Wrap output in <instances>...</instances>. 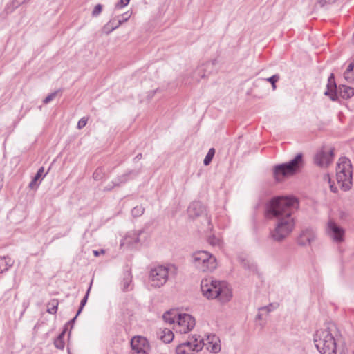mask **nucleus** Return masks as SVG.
Returning a JSON list of instances; mask_svg holds the SVG:
<instances>
[{
  "mask_svg": "<svg viewBox=\"0 0 354 354\" xmlns=\"http://www.w3.org/2000/svg\"><path fill=\"white\" fill-rule=\"evenodd\" d=\"M194 266L203 272H212L217 266L216 259L207 251L201 250L193 254Z\"/></svg>",
  "mask_w": 354,
  "mask_h": 354,
  "instance_id": "423d86ee",
  "label": "nucleus"
},
{
  "mask_svg": "<svg viewBox=\"0 0 354 354\" xmlns=\"http://www.w3.org/2000/svg\"><path fill=\"white\" fill-rule=\"evenodd\" d=\"M302 161V153H298L295 158L290 162L276 165L274 169V178L277 180H280V176H286L295 174L301 165Z\"/></svg>",
  "mask_w": 354,
  "mask_h": 354,
  "instance_id": "0eeeda50",
  "label": "nucleus"
},
{
  "mask_svg": "<svg viewBox=\"0 0 354 354\" xmlns=\"http://www.w3.org/2000/svg\"><path fill=\"white\" fill-rule=\"evenodd\" d=\"M178 328L180 333H187L195 326V319L189 314L178 315Z\"/></svg>",
  "mask_w": 354,
  "mask_h": 354,
  "instance_id": "f8f14e48",
  "label": "nucleus"
},
{
  "mask_svg": "<svg viewBox=\"0 0 354 354\" xmlns=\"http://www.w3.org/2000/svg\"><path fill=\"white\" fill-rule=\"evenodd\" d=\"M298 208L299 201L293 196L274 197L267 204L268 216L277 219L274 229L270 232L274 241L281 242L292 232L295 227L292 214Z\"/></svg>",
  "mask_w": 354,
  "mask_h": 354,
  "instance_id": "f257e3e1",
  "label": "nucleus"
},
{
  "mask_svg": "<svg viewBox=\"0 0 354 354\" xmlns=\"http://www.w3.org/2000/svg\"><path fill=\"white\" fill-rule=\"evenodd\" d=\"M76 318H77V317L75 315V317H73L71 320H70L68 322V324H70L71 326V328L73 327V325L75 323V321Z\"/></svg>",
  "mask_w": 354,
  "mask_h": 354,
  "instance_id": "37998d69",
  "label": "nucleus"
},
{
  "mask_svg": "<svg viewBox=\"0 0 354 354\" xmlns=\"http://www.w3.org/2000/svg\"><path fill=\"white\" fill-rule=\"evenodd\" d=\"M327 90L325 91L324 94L326 95L329 96V97L333 100L335 101L337 98V85L335 81V76L333 73H331L328 79V84H327Z\"/></svg>",
  "mask_w": 354,
  "mask_h": 354,
  "instance_id": "2eb2a0df",
  "label": "nucleus"
},
{
  "mask_svg": "<svg viewBox=\"0 0 354 354\" xmlns=\"http://www.w3.org/2000/svg\"><path fill=\"white\" fill-rule=\"evenodd\" d=\"M201 69L198 68V73H200V72H201Z\"/></svg>",
  "mask_w": 354,
  "mask_h": 354,
  "instance_id": "603ef678",
  "label": "nucleus"
},
{
  "mask_svg": "<svg viewBox=\"0 0 354 354\" xmlns=\"http://www.w3.org/2000/svg\"><path fill=\"white\" fill-rule=\"evenodd\" d=\"M104 174V169L102 167H99L94 171L93 178L95 180H100L103 178Z\"/></svg>",
  "mask_w": 354,
  "mask_h": 354,
  "instance_id": "cd10ccee",
  "label": "nucleus"
},
{
  "mask_svg": "<svg viewBox=\"0 0 354 354\" xmlns=\"http://www.w3.org/2000/svg\"><path fill=\"white\" fill-rule=\"evenodd\" d=\"M88 119L85 117L82 118L77 123V129H82L83 127H84L87 123Z\"/></svg>",
  "mask_w": 354,
  "mask_h": 354,
  "instance_id": "72a5a7b5",
  "label": "nucleus"
},
{
  "mask_svg": "<svg viewBox=\"0 0 354 354\" xmlns=\"http://www.w3.org/2000/svg\"><path fill=\"white\" fill-rule=\"evenodd\" d=\"M177 315L178 314L175 311L169 310L163 314L162 318L165 322L169 324H174Z\"/></svg>",
  "mask_w": 354,
  "mask_h": 354,
  "instance_id": "5701e85b",
  "label": "nucleus"
},
{
  "mask_svg": "<svg viewBox=\"0 0 354 354\" xmlns=\"http://www.w3.org/2000/svg\"><path fill=\"white\" fill-rule=\"evenodd\" d=\"M146 240L145 233L140 230L138 232H133L127 235L121 243V245L133 246L136 244H142Z\"/></svg>",
  "mask_w": 354,
  "mask_h": 354,
  "instance_id": "ddd939ff",
  "label": "nucleus"
},
{
  "mask_svg": "<svg viewBox=\"0 0 354 354\" xmlns=\"http://www.w3.org/2000/svg\"><path fill=\"white\" fill-rule=\"evenodd\" d=\"M91 285L90 286V287L88 288V289L87 290V292L86 293V295L84 297V298L82 299L81 301V303H80V308H79V310H77V313L76 314V317H77L82 312L84 306H85V304H86V301H87V299H88V294H89V292H90V290H91Z\"/></svg>",
  "mask_w": 354,
  "mask_h": 354,
  "instance_id": "c85d7f7f",
  "label": "nucleus"
},
{
  "mask_svg": "<svg viewBox=\"0 0 354 354\" xmlns=\"http://www.w3.org/2000/svg\"><path fill=\"white\" fill-rule=\"evenodd\" d=\"M122 24L121 21H117L115 18L111 19L104 27L103 31L106 35H109L113 30L118 28Z\"/></svg>",
  "mask_w": 354,
  "mask_h": 354,
  "instance_id": "6ab92c4d",
  "label": "nucleus"
},
{
  "mask_svg": "<svg viewBox=\"0 0 354 354\" xmlns=\"http://www.w3.org/2000/svg\"><path fill=\"white\" fill-rule=\"evenodd\" d=\"M336 178L338 184L344 191L349 190L353 182V167L349 159L342 157L336 167Z\"/></svg>",
  "mask_w": 354,
  "mask_h": 354,
  "instance_id": "20e7f679",
  "label": "nucleus"
},
{
  "mask_svg": "<svg viewBox=\"0 0 354 354\" xmlns=\"http://www.w3.org/2000/svg\"><path fill=\"white\" fill-rule=\"evenodd\" d=\"M205 211V207L199 201H194L192 203L187 209L189 216L196 218L201 215Z\"/></svg>",
  "mask_w": 354,
  "mask_h": 354,
  "instance_id": "dca6fc26",
  "label": "nucleus"
},
{
  "mask_svg": "<svg viewBox=\"0 0 354 354\" xmlns=\"http://www.w3.org/2000/svg\"><path fill=\"white\" fill-rule=\"evenodd\" d=\"M314 342L321 354H337L336 342L330 328L318 330Z\"/></svg>",
  "mask_w": 354,
  "mask_h": 354,
  "instance_id": "7ed1b4c3",
  "label": "nucleus"
},
{
  "mask_svg": "<svg viewBox=\"0 0 354 354\" xmlns=\"http://www.w3.org/2000/svg\"><path fill=\"white\" fill-rule=\"evenodd\" d=\"M66 331V328H64V330L58 335V337L54 341V345L58 349L62 350L64 348L65 343L64 341V338Z\"/></svg>",
  "mask_w": 354,
  "mask_h": 354,
  "instance_id": "412c9836",
  "label": "nucleus"
},
{
  "mask_svg": "<svg viewBox=\"0 0 354 354\" xmlns=\"http://www.w3.org/2000/svg\"><path fill=\"white\" fill-rule=\"evenodd\" d=\"M176 274V268L174 265L159 266L152 268L149 274L151 286L155 288L162 286L168 280L169 276Z\"/></svg>",
  "mask_w": 354,
  "mask_h": 354,
  "instance_id": "39448f33",
  "label": "nucleus"
},
{
  "mask_svg": "<svg viewBox=\"0 0 354 354\" xmlns=\"http://www.w3.org/2000/svg\"><path fill=\"white\" fill-rule=\"evenodd\" d=\"M157 337L164 343H170L174 337L173 332L168 328L160 329L157 332Z\"/></svg>",
  "mask_w": 354,
  "mask_h": 354,
  "instance_id": "a211bd4d",
  "label": "nucleus"
},
{
  "mask_svg": "<svg viewBox=\"0 0 354 354\" xmlns=\"http://www.w3.org/2000/svg\"><path fill=\"white\" fill-rule=\"evenodd\" d=\"M113 186H110L109 187H105V190H111L113 188Z\"/></svg>",
  "mask_w": 354,
  "mask_h": 354,
  "instance_id": "de8ad7c7",
  "label": "nucleus"
},
{
  "mask_svg": "<svg viewBox=\"0 0 354 354\" xmlns=\"http://www.w3.org/2000/svg\"><path fill=\"white\" fill-rule=\"evenodd\" d=\"M205 77V74H203L201 77Z\"/></svg>",
  "mask_w": 354,
  "mask_h": 354,
  "instance_id": "3c124183",
  "label": "nucleus"
},
{
  "mask_svg": "<svg viewBox=\"0 0 354 354\" xmlns=\"http://www.w3.org/2000/svg\"><path fill=\"white\" fill-rule=\"evenodd\" d=\"M129 1H130V0H120L115 4V8L120 9V8H123L125 6L128 5Z\"/></svg>",
  "mask_w": 354,
  "mask_h": 354,
  "instance_id": "c9c22d12",
  "label": "nucleus"
},
{
  "mask_svg": "<svg viewBox=\"0 0 354 354\" xmlns=\"http://www.w3.org/2000/svg\"><path fill=\"white\" fill-rule=\"evenodd\" d=\"M142 158V154L141 153H139L136 156V158L137 159H140Z\"/></svg>",
  "mask_w": 354,
  "mask_h": 354,
  "instance_id": "49530a36",
  "label": "nucleus"
},
{
  "mask_svg": "<svg viewBox=\"0 0 354 354\" xmlns=\"http://www.w3.org/2000/svg\"><path fill=\"white\" fill-rule=\"evenodd\" d=\"M242 263H243V266L244 268H249V262H248V261L243 260Z\"/></svg>",
  "mask_w": 354,
  "mask_h": 354,
  "instance_id": "79ce46f5",
  "label": "nucleus"
},
{
  "mask_svg": "<svg viewBox=\"0 0 354 354\" xmlns=\"http://www.w3.org/2000/svg\"><path fill=\"white\" fill-rule=\"evenodd\" d=\"M44 171V169L43 167H41L39 169L35 176L33 178V179L31 180V182L29 184L28 187L30 189H34L37 187V182L43 176Z\"/></svg>",
  "mask_w": 354,
  "mask_h": 354,
  "instance_id": "b1692460",
  "label": "nucleus"
},
{
  "mask_svg": "<svg viewBox=\"0 0 354 354\" xmlns=\"http://www.w3.org/2000/svg\"><path fill=\"white\" fill-rule=\"evenodd\" d=\"M2 187V180L0 181V189H1Z\"/></svg>",
  "mask_w": 354,
  "mask_h": 354,
  "instance_id": "09e8293b",
  "label": "nucleus"
},
{
  "mask_svg": "<svg viewBox=\"0 0 354 354\" xmlns=\"http://www.w3.org/2000/svg\"><path fill=\"white\" fill-rule=\"evenodd\" d=\"M354 69V64L350 63L346 71L344 73V77L349 82H354V74L353 73Z\"/></svg>",
  "mask_w": 354,
  "mask_h": 354,
  "instance_id": "393cba45",
  "label": "nucleus"
},
{
  "mask_svg": "<svg viewBox=\"0 0 354 354\" xmlns=\"http://www.w3.org/2000/svg\"><path fill=\"white\" fill-rule=\"evenodd\" d=\"M131 273L128 272L126 274L125 277L122 281L123 290H127L128 287L129 286L131 282Z\"/></svg>",
  "mask_w": 354,
  "mask_h": 354,
  "instance_id": "c756f323",
  "label": "nucleus"
},
{
  "mask_svg": "<svg viewBox=\"0 0 354 354\" xmlns=\"http://www.w3.org/2000/svg\"><path fill=\"white\" fill-rule=\"evenodd\" d=\"M60 91H61V90H57V91H55V92L49 94L48 96L46 97V98L44 100L43 102L44 104L49 103L51 100H53L56 97L57 93Z\"/></svg>",
  "mask_w": 354,
  "mask_h": 354,
  "instance_id": "473e14b6",
  "label": "nucleus"
},
{
  "mask_svg": "<svg viewBox=\"0 0 354 354\" xmlns=\"http://www.w3.org/2000/svg\"><path fill=\"white\" fill-rule=\"evenodd\" d=\"M272 310V304H270L268 306H263L259 308V311L265 312L266 315H268L270 312Z\"/></svg>",
  "mask_w": 354,
  "mask_h": 354,
  "instance_id": "f704fd0d",
  "label": "nucleus"
},
{
  "mask_svg": "<svg viewBox=\"0 0 354 354\" xmlns=\"http://www.w3.org/2000/svg\"><path fill=\"white\" fill-rule=\"evenodd\" d=\"M201 288L207 299H218L223 303L229 301L232 293L225 281L204 279L201 281Z\"/></svg>",
  "mask_w": 354,
  "mask_h": 354,
  "instance_id": "f03ea898",
  "label": "nucleus"
},
{
  "mask_svg": "<svg viewBox=\"0 0 354 354\" xmlns=\"http://www.w3.org/2000/svg\"><path fill=\"white\" fill-rule=\"evenodd\" d=\"M279 80V75H274L272 77L268 78L266 80L271 83L272 88H276V82Z\"/></svg>",
  "mask_w": 354,
  "mask_h": 354,
  "instance_id": "2f4dec72",
  "label": "nucleus"
},
{
  "mask_svg": "<svg viewBox=\"0 0 354 354\" xmlns=\"http://www.w3.org/2000/svg\"><path fill=\"white\" fill-rule=\"evenodd\" d=\"M217 337L215 335H209L205 340L203 339L204 346H206L207 350L212 353H216L221 351V346L217 344Z\"/></svg>",
  "mask_w": 354,
  "mask_h": 354,
  "instance_id": "f3484780",
  "label": "nucleus"
},
{
  "mask_svg": "<svg viewBox=\"0 0 354 354\" xmlns=\"http://www.w3.org/2000/svg\"><path fill=\"white\" fill-rule=\"evenodd\" d=\"M131 16V14H128V12H125L124 15H121L120 16L118 17V19L117 21H122V24L127 21L129 17Z\"/></svg>",
  "mask_w": 354,
  "mask_h": 354,
  "instance_id": "e433bc0d",
  "label": "nucleus"
},
{
  "mask_svg": "<svg viewBox=\"0 0 354 354\" xmlns=\"http://www.w3.org/2000/svg\"><path fill=\"white\" fill-rule=\"evenodd\" d=\"M339 93L342 98L348 99L354 95V88L345 85L339 86Z\"/></svg>",
  "mask_w": 354,
  "mask_h": 354,
  "instance_id": "aec40b11",
  "label": "nucleus"
},
{
  "mask_svg": "<svg viewBox=\"0 0 354 354\" xmlns=\"http://www.w3.org/2000/svg\"><path fill=\"white\" fill-rule=\"evenodd\" d=\"M335 1V0H317V2L321 6H324L327 3H333Z\"/></svg>",
  "mask_w": 354,
  "mask_h": 354,
  "instance_id": "58836bf2",
  "label": "nucleus"
},
{
  "mask_svg": "<svg viewBox=\"0 0 354 354\" xmlns=\"http://www.w3.org/2000/svg\"><path fill=\"white\" fill-rule=\"evenodd\" d=\"M324 179L325 180H328V182L329 183H330V176L328 174H325L324 176Z\"/></svg>",
  "mask_w": 354,
  "mask_h": 354,
  "instance_id": "c03bdc74",
  "label": "nucleus"
},
{
  "mask_svg": "<svg viewBox=\"0 0 354 354\" xmlns=\"http://www.w3.org/2000/svg\"><path fill=\"white\" fill-rule=\"evenodd\" d=\"M263 312L259 311V313L257 314L256 319L258 320H262L263 319Z\"/></svg>",
  "mask_w": 354,
  "mask_h": 354,
  "instance_id": "ea45409f",
  "label": "nucleus"
},
{
  "mask_svg": "<svg viewBox=\"0 0 354 354\" xmlns=\"http://www.w3.org/2000/svg\"><path fill=\"white\" fill-rule=\"evenodd\" d=\"M104 250H101L100 251H97V250L93 251V254L95 257H98L100 255V254H104Z\"/></svg>",
  "mask_w": 354,
  "mask_h": 354,
  "instance_id": "a19ab883",
  "label": "nucleus"
},
{
  "mask_svg": "<svg viewBox=\"0 0 354 354\" xmlns=\"http://www.w3.org/2000/svg\"><path fill=\"white\" fill-rule=\"evenodd\" d=\"M144 211L145 209L142 206H136L132 209L131 214L133 217H138L144 213Z\"/></svg>",
  "mask_w": 354,
  "mask_h": 354,
  "instance_id": "7c9ffc66",
  "label": "nucleus"
},
{
  "mask_svg": "<svg viewBox=\"0 0 354 354\" xmlns=\"http://www.w3.org/2000/svg\"><path fill=\"white\" fill-rule=\"evenodd\" d=\"M214 154H215V149L214 148H211L208 151V152L203 160V163L205 166L209 165V163L211 162V161L212 160V159L214 158Z\"/></svg>",
  "mask_w": 354,
  "mask_h": 354,
  "instance_id": "bb28decb",
  "label": "nucleus"
},
{
  "mask_svg": "<svg viewBox=\"0 0 354 354\" xmlns=\"http://www.w3.org/2000/svg\"><path fill=\"white\" fill-rule=\"evenodd\" d=\"M209 64H212V65H214V63H207L206 65H209Z\"/></svg>",
  "mask_w": 354,
  "mask_h": 354,
  "instance_id": "8fccbe9b",
  "label": "nucleus"
},
{
  "mask_svg": "<svg viewBox=\"0 0 354 354\" xmlns=\"http://www.w3.org/2000/svg\"><path fill=\"white\" fill-rule=\"evenodd\" d=\"M334 149L332 148H322L314 158L315 163L322 167H328L333 160Z\"/></svg>",
  "mask_w": 354,
  "mask_h": 354,
  "instance_id": "9d476101",
  "label": "nucleus"
},
{
  "mask_svg": "<svg viewBox=\"0 0 354 354\" xmlns=\"http://www.w3.org/2000/svg\"><path fill=\"white\" fill-rule=\"evenodd\" d=\"M203 347V338L199 335H194L187 342L179 344L176 348V354H191L192 351L198 352Z\"/></svg>",
  "mask_w": 354,
  "mask_h": 354,
  "instance_id": "6e6552de",
  "label": "nucleus"
},
{
  "mask_svg": "<svg viewBox=\"0 0 354 354\" xmlns=\"http://www.w3.org/2000/svg\"><path fill=\"white\" fill-rule=\"evenodd\" d=\"M59 301L57 299H51L47 304V312L50 314H55L57 310Z\"/></svg>",
  "mask_w": 354,
  "mask_h": 354,
  "instance_id": "a878e982",
  "label": "nucleus"
},
{
  "mask_svg": "<svg viewBox=\"0 0 354 354\" xmlns=\"http://www.w3.org/2000/svg\"><path fill=\"white\" fill-rule=\"evenodd\" d=\"M325 232L326 235L337 243L344 241L345 230L333 218H330L326 222Z\"/></svg>",
  "mask_w": 354,
  "mask_h": 354,
  "instance_id": "1a4fd4ad",
  "label": "nucleus"
},
{
  "mask_svg": "<svg viewBox=\"0 0 354 354\" xmlns=\"http://www.w3.org/2000/svg\"><path fill=\"white\" fill-rule=\"evenodd\" d=\"M102 5H100V4H97V5L95 6V8H94V9H93V12H92V15H93V16H97V15H98L102 12Z\"/></svg>",
  "mask_w": 354,
  "mask_h": 354,
  "instance_id": "4c0bfd02",
  "label": "nucleus"
},
{
  "mask_svg": "<svg viewBox=\"0 0 354 354\" xmlns=\"http://www.w3.org/2000/svg\"><path fill=\"white\" fill-rule=\"evenodd\" d=\"M131 354H149L150 346L148 340L143 337L137 336L131 341Z\"/></svg>",
  "mask_w": 354,
  "mask_h": 354,
  "instance_id": "9b49d317",
  "label": "nucleus"
},
{
  "mask_svg": "<svg viewBox=\"0 0 354 354\" xmlns=\"http://www.w3.org/2000/svg\"><path fill=\"white\" fill-rule=\"evenodd\" d=\"M315 235L313 230L311 228H306L299 234L297 243L302 246L308 245L315 239Z\"/></svg>",
  "mask_w": 354,
  "mask_h": 354,
  "instance_id": "4468645a",
  "label": "nucleus"
},
{
  "mask_svg": "<svg viewBox=\"0 0 354 354\" xmlns=\"http://www.w3.org/2000/svg\"><path fill=\"white\" fill-rule=\"evenodd\" d=\"M330 190L335 193L337 192V188L334 187L333 185H330Z\"/></svg>",
  "mask_w": 354,
  "mask_h": 354,
  "instance_id": "a18cd8bd",
  "label": "nucleus"
},
{
  "mask_svg": "<svg viewBox=\"0 0 354 354\" xmlns=\"http://www.w3.org/2000/svg\"><path fill=\"white\" fill-rule=\"evenodd\" d=\"M13 265V262L10 259H7L6 257L0 258V273L8 270Z\"/></svg>",
  "mask_w": 354,
  "mask_h": 354,
  "instance_id": "4be33fe9",
  "label": "nucleus"
}]
</instances>
